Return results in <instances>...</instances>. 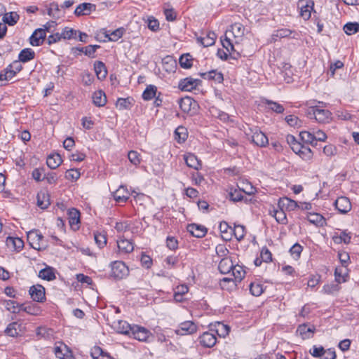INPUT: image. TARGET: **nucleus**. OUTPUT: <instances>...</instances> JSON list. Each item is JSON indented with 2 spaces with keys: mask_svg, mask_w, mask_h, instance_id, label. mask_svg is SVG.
I'll use <instances>...</instances> for the list:
<instances>
[{
  "mask_svg": "<svg viewBox=\"0 0 359 359\" xmlns=\"http://www.w3.org/2000/svg\"><path fill=\"white\" fill-rule=\"evenodd\" d=\"M124 32L125 30L123 28H118L114 31H108L106 34V37H107L109 41H116L122 37Z\"/></svg>",
  "mask_w": 359,
  "mask_h": 359,
  "instance_id": "09e8293b",
  "label": "nucleus"
},
{
  "mask_svg": "<svg viewBox=\"0 0 359 359\" xmlns=\"http://www.w3.org/2000/svg\"><path fill=\"white\" fill-rule=\"evenodd\" d=\"M95 72L99 80H103L107 75V69L104 62L96 61L94 64Z\"/></svg>",
  "mask_w": 359,
  "mask_h": 359,
  "instance_id": "a878e982",
  "label": "nucleus"
},
{
  "mask_svg": "<svg viewBox=\"0 0 359 359\" xmlns=\"http://www.w3.org/2000/svg\"><path fill=\"white\" fill-rule=\"evenodd\" d=\"M250 291L253 296L259 297L264 292L263 285L259 283H252L250 285Z\"/></svg>",
  "mask_w": 359,
  "mask_h": 359,
  "instance_id": "6e6d98bb",
  "label": "nucleus"
},
{
  "mask_svg": "<svg viewBox=\"0 0 359 359\" xmlns=\"http://www.w3.org/2000/svg\"><path fill=\"white\" fill-rule=\"evenodd\" d=\"M157 93V87L154 85H149L142 93V98L144 100H151L156 97Z\"/></svg>",
  "mask_w": 359,
  "mask_h": 359,
  "instance_id": "79ce46f5",
  "label": "nucleus"
},
{
  "mask_svg": "<svg viewBox=\"0 0 359 359\" xmlns=\"http://www.w3.org/2000/svg\"><path fill=\"white\" fill-rule=\"evenodd\" d=\"M231 34L234 38H241L245 34L244 26L239 22H235L231 26V29L227 30L226 35Z\"/></svg>",
  "mask_w": 359,
  "mask_h": 359,
  "instance_id": "393cba45",
  "label": "nucleus"
},
{
  "mask_svg": "<svg viewBox=\"0 0 359 359\" xmlns=\"http://www.w3.org/2000/svg\"><path fill=\"white\" fill-rule=\"evenodd\" d=\"M217 36L215 32H209L205 36L198 38V41L204 47L211 46L215 44Z\"/></svg>",
  "mask_w": 359,
  "mask_h": 359,
  "instance_id": "c756f323",
  "label": "nucleus"
},
{
  "mask_svg": "<svg viewBox=\"0 0 359 359\" xmlns=\"http://www.w3.org/2000/svg\"><path fill=\"white\" fill-rule=\"evenodd\" d=\"M211 331H214L220 337H225L230 331V327L222 323L217 322L212 325Z\"/></svg>",
  "mask_w": 359,
  "mask_h": 359,
  "instance_id": "4be33fe9",
  "label": "nucleus"
},
{
  "mask_svg": "<svg viewBox=\"0 0 359 359\" xmlns=\"http://www.w3.org/2000/svg\"><path fill=\"white\" fill-rule=\"evenodd\" d=\"M187 231L196 238H202L207 233V229L200 224H191L187 226Z\"/></svg>",
  "mask_w": 359,
  "mask_h": 359,
  "instance_id": "f3484780",
  "label": "nucleus"
},
{
  "mask_svg": "<svg viewBox=\"0 0 359 359\" xmlns=\"http://www.w3.org/2000/svg\"><path fill=\"white\" fill-rule=\"evenodd\" d=\"M80 221V212L75 208H72L69 212V222L72 226L76 225Z\"/></svg>",
  "mask_w": 359,
  "mask_h": 359,
  "instance_id": "5fc2aeb1",
  "label": "nucleus"
},
{
  "mask_svg": "<svg viewBox=\"0 0 359 359\" xmlns=\"http://www.w3.org/2000/svg\"><path fill=\"white\" fill-rule=\"evenodd\" d=\"M315 331V327L313 325L308 326L306 324L300 325L297 332L299 334V335L302 337V339H309L313 337V334Z\"/></svg>",
  "mask_w": 359,
  "mask_h": 359,
  "instance_id": "b1692460",
  "label": "nucleus"
},
{
  "mask_svg": "<svg viewBox=\"0 0 359 359\" xmlns=\"http://www.w3.org/2000/svg\"><path fill=\"white\" fill-rule=\"evenodd\" d=\"M54 353L60 359H72V355L67 350L66 346H56L54 348Z\"/></svg>",
  "mask_w": 359,
  "mask_h": 359,
  "instance_id": "ea45409f",
  "label": "nucleus"
},
{
  "mask_svg": "<svg viewBox=\"0 0 359 359\" xmlns=\"http://www.w3.org/2000/svg\"><path fill=\"white\" fill-rule=\"evenodd\" d=\"M233 268V262L229 257L222 259L218 265V269L222 273L226 274L231 272Z\"/></svg>",
  "mask_w": 359,
  "mask_h": 359,
  "instance_id": "2f4dec72",
  "label": "nucleus"
},
{
  "mask_svg": "<svg viewBox=\"0 0 359 359\" xmlns=\"http://www.w3.org/2000/svg\"><path fill=\"white\" fill-rule=\"evenodd\" d=\"M31 298L37 302H43L46 299L45 288L41 285H33L29 288Z\"/></svg>",
  "mask_w": 359,
  "mask_h": 359,
  "instance_id": "1a4fd4ad",
  "label": "nucleus"
},
{
  "mask_svg": "<svg viewBox=\"0 0 359 359\" xmlns=\"http://www.w3.org/2000/svg\"><path fill=\"white\" fill-rule=\"evenodd\" d=\"M232 233L238 241H241L245 235V227L243 225H235Z\"/></svg>",
  "mask_w": 359,
  "mask_h": 359,
  "instance_id": "4d7b16f0",
  "label": "nucleus"
},
{
  "mask_svg": "<svg viewBox=\"0 0 359 359\" xmlns=\"http://www.w3.org/2000/svg\"><path fill=\"white\" fill-rule=\"evenodd\" d=\"M116 107H118L119 109H129L131 105V102L130 98H119L116 102Z\"/></svg>",
  "mask_w": 359,
  "mask_h": 359,
  "instance_id": "774afa93",
  "label": "nucleus"
},
{
  "mask_svg": "<svg viewBox=\"0 0 359 359\" xmlns=\"http://www.w3.org/2000/svg\"><path fill=\"white\" fill-rule=\"evenodd\" d=\"M307 116L314 118L320 123H329L332 120V113L327 109H320L318 106H311L307 110Z\"/></svg>",
  "mask_w": 359,
  "mask_h": 359,
  "instance_id": "f257e3e1",
  "label": "nucleus"
},
{
  "mask_svg": "<svg viewBox=\"0 0 359 359\" xmlns=\"http://www.w3.org/2000/svg\"><path fill=\"white\" fill-rule=\"evenodd\" d=\"M336 209L341 214H346L351 210V203L347 197H339L334 202Z\"/></svg>",
  "mask_w": 359,
  "mask_h": 359,
  "instance_id": "f8f14e48",
  "label": "nucleus"
},
{
  "mask_svg": "<svg viewBox=\"0 0 359 359\" xmlns=\"http://www.w3.org/2000/svg\"><path fill=\"white\" fill-rule=\"evenodd\" d=\"M237 186L242 192L248 195L254 194L257 191L256 188L251 184L250 181H240Z\"/></svg>",
  "mask_w": 359,
  "mask_h": 359,
  "instance_id": "72a5a7b5",
  "label": "nucleus"
},
{
  "mask_svg": "<svg viewBox=\"0 0 359 359\" xmlns=\"http://www.w3.org/2000/svg\"><path fill=\"white\" fill-rule=\"evenodd\" d=\"M200 75L204 79L212 80L218 83H222L224 80L223 74L217 70H211L208 72L201 73Z\"/></svg>",
  "mask_w": 359,
  "mask_h": 359,
  "instance_id": "412c9836",
  "label": "nucleus"
},
{
  "mask_svg": "<svg viewBox=\"0 0 359 359\" xmlns=\"http://www.w3.org/2000/svg\"><path fill=\"white\" fill-rule=\"evenodd\" d=\"M307 219L309 222L316 224V226H322L325 223L324 217L318 213H309Z\"/></svg>",
  "mask_w": 359,
  "mask_h": 359,
  "instance_id": "37998d69",
  "label": "nucleus"
},
{
  "mask_svg": "<svg viewBox=\"0 0 359 359\" xmlns=\"http://www.w3.org/2000/svg\"><path fill=\"white\" fill-rule=\"evenodd\" d=\"M269 215L273 217L277 222L280 224H285L287 222L284 210H278L274 209L273 211L269 210Z\"/></svg>",
  "mask_w": 359,
  "mask_h": 359,
  "instance_id": "4c0bfd02",
  "label": "nucleus"
},
{
  "mask_svg": "<svg viewBox=\"0 0 359 359\" xmlns=\"http://www.w3.org/2000/svg\"><path fill=\"white\" fill-rule=\"evenodd\" d=\"M19 20V15L15 12H11L6 13L3 17V20L5 24L13 26L17 23Z\"/></svg>",
  "mask_w": 359,
  "mask_h": 359,
  "instance_id": "49530a36",
  "label": "nucleus"
},
{
  "mask_svg": "<svg viewBox=\"0 0 359 359\" xmlns=\"http://www.w3.org/2000/svg\"><path fill=\"white\" fill-rule=\"evenodd\" d=\"M348 275V269L346 266H338L335 269L334 276L335 280L339 283L346 281V277Z\"/></svg>",
  "mask_w": 359,
  "mask_h": 359,
  "instance_id": "c85d7f7f",
  "label": "nucleus"
},
{
  "mask_svg": "<svg viewBox=\"0 0 359 359\" xmlns=\"http://www.w3.org/2000/svg\"><path fill=\"white\" fill-rule=\"evenodd\" d=\"M114 329L117 332L130 336L133 330V325L124 320H118L114 325Z\"/></svg>",
  "mask_w": 359,
  "mask_h": 359,
  "instance_id": "5701e85b",
  "label": "nucleus"
},
{
  "mask_svg": "<svg viewBox=\"0 0 359 359\" xmlns=\"http://www.w3.org/2000/svg\"><path fill=\"white\" fill-rule=\"evenodd\" d=\"M344 32L348 35H352L359 31V23L358 22H348L343 28Z\"/></svg>",
  "mask_w": 359,
  "mask_h": 359,
  "instance_id": "864d4df0",
  "label": "nucleus"
},
{
  "mask_svg": "<svg viewBox=\"0 0 359 359\" xmlns=\"http://www.w3.org/2000/svg\"><path fill=\"white\" fill-rule=\"evenodd\" d=\"M27 241L32 248L35 250H41L46 247L43 242V235L36 229H33L27 233Z\"/></svg>",
  "mask_w": 359,
  "mask_h": 359,
  "instance_id": "7ed1b4c3",
  "label": "nucleus"
},
{
  "mask_svg": "<svg viewBox=\"0 0 359 359\" xmlns=\"http://www.w3.org/2000/svg\"><path fill=\"white\" fill-rule=\"evenodd\" d=\"M60 155L57 153L50 154L46 159V164L50 169L57 168L62 163Z\"/></svg>",
  "mask_w": 359,
  "mask_h": 359,
  "instance_id": "bb28decb",
  "label": "nucleus"
},
{
  "mask_svg": "<svg viewBox=\"0 0 359 359\" xmlns=\"http://www.w3.org/2000/svg\"><path fill=\"white\" fill-rule=\"evenodd\" d=\"M80 177L81 173L79 169H69L65 172L66 180H79Z\"/></svg>",
  "mask_w": 359,
  "mask_h": 359,
  "instance_id": "338daca9",
  "label": "nucleus"
},
{
  "mask_svg": "<svg viewBox=\"0 0 359 359\" xmlns=\"http://www.w3.org/2000/svg\"><path fill=\"white\" fill-rule=\"evenodd\" d=\"M60 34L62 35V39H72L76 38L77 30L66 27L62 29Z\"/></svg>",
  "mask_w": 359,
  "mask_h": 359,
  "instance_id": "bf43d9fd",
  "label": "nucleus"
},
{
  "mask_svg": "<svg viewBox=\"0 0 359 359\" xmlns=\"http://www.w3.org/2000/svg\"><path fill=\"white\" fill-rule=\"evenodd\" d=\"M175 140L179 143L184 142L188 137L187 130L184 127L179 126L175 131Z\"/></svg>",
  "mask_w": 359,
  "mask_h": 359,
  "instance_id": "a18cd8bd",
  "label": "nucleus"
},
{
  "mask_svg": "<svg viewBox=\"0 0 359 359\" xmlns=\"http://www.w3.org/2000/svg\"><path fill=\"white\" fill-rule=\"evenodd\" d=\"M117 247L118 248L119 252L128 254L133 251L134 245L133 242L130 240L120 238L117 241Z\"/></svg>",
  "mask_w": 359,
  "mask_h": 359,
  "instance_id": "a211bd4d",
  "label": "nucleus"
},
{
  "mask_svg": "<svg viewBox=\"0 0 359 359\" xmlns=\"http://www.w3.org/2000/svg\"><path fill=\"white\" fill-rule=\"evenodd\" d=\"M21 325L17 322L12 323L8 325L5 332L11 337H15L19 334L20 331Z\"/></svg>",
  "mask_w": 359,
  "mask_h": 359,
  "instance_id": "8fccbe9b",
  "label": "nucleus"
},
{
  "mask_svg": "<svg viewBox=\"0 0 359 359\" xmlns=\"http://www.w3.org/2000/svg\"><path fill=\"white\" fill-rule=\"evenodd\" d=\"M299 37V34L293 30L282 28L277 30H275L271 36L270 41L276 42L278 40L283 38H291L294 39H298Z\"/></svg>",
  "mask_w": 359,
  "mask_h": 359,
  "instance_id": "39448f33",
  "label": "nucleus"
},
{
  "mask_svg": "<svg viewBox=\"0 0 359 359\" xmlns=\"http://www.w3.org/2000/svg\"><path fill=\"white\" fill-rule=\"evenodd\" d=\"M231 271L236 281H241L245 277V271L242 266L233 264Z\"/></svg>",
  "mask_w": 359,
  "mask_h": 359,
  "instance_id": "c03bdc74",
  "label": "nucleus"
},
{
  "mask_svg": "<svg viewBox=\"0 0 359 359\" xmlns=\"http://www.w3.org/2000/svg\"><path fill=\"white\" fill-rule=\"evenodd\" d=\"M248 136H250L252 142L259 147H265L269 144L267 136L257 127L249 128V132H245Z\"/></svg>",
  "mask_w": 359,
  "mask_h": 359,
  "instance_id": "f03ea898",
  "label": "nucleus"
},
{
  "mask_svg": "<svg viewBox=\"0 0 359 359\" xmlns=\"http://www.w3.org/2000/svg\"><path fill=\"white\" fill-rule=\"evenodd\" d=\"M35 57V53L31 48L22 49L18 55L19 61L22 62H27L33 60Z\"/></svg>",
  "mask_w": 359,
  "mask_h": 359,
  "instance_id": "c9c22d12",
  "label": "nucleus"
},
{
  "mask_svg": "<svg viewBox=\"0 0 359 359\" xmlns=\"http://www.w3.org/2000/svg\"><path fill=\"white\" fill-rule=\"evenodd\" d=\"M186 164L195 170H198L201 167V161L193 154H188L184 156Z\"/></svg>",
  "mask_w": 359,
  "mask_h": 359,
  "instance_id": "f704fd0d",
  "label": "nucleus"
},
{
  "mask_svg": "<svg viewBox=\"0 0 359 359\" xmlns=\"http://www.w3.org/2000/svg\"><path fill=\"white\" fill-rule=\"evenodd\" d=\"M200 83L199 79L187 77L180 81L178 88L182 91H191L196 89Z\"/></svg>",
  "mask_w": 359,
  "mask_h": 359,
  "instance_id": "6e6552de",
  "label": "nucleus"
},
{
  "mask_svg": "<svg viewBox=\"0 0 359 359\" xmlns=\"http://www.w3.org/2000/svg\"><path fill=\"white\" fill-rule=\"evenodd\" d=\"M128 158L130 162L137 166L141 163V157L140 154L136 151H130L128 154Z\"/></svg>",
  "mask_w": 359,
  "mask_h": 359,
  "instance_id": "052dcab7",
  "label": "nucleus"
},
{
  "mask_svg": "<svg viewBox=\"0 0 359 359\" xmlns=\"http://www.w3.org/2000/svg\"><path fill=\"white\" fill-rule=\"evenodd\" d=\"M217 338L212 333L205 332L200 337V343L205 347H212L215 345Z\"/></svg>",
  "mask_w": 359,
  "mask_h": 359,
  "instance_id": "6ab92c4d",
  "label": "nucleus"
},
{
  "mask_svg": "<svg viewBox=\"0 0 359 359\" xmlns=\"http://www.w3.org/2000/svg\"><path fill=\"white\" fill-rule=\"evenodd\" d=\"M197 331L196 325L192 321H185L182 323L178 329L175 330L177 334L185 335L191 334Z\"/></svg>",
  "mask_w": 359,
  "mask_h": 359,
  "instance_id": "9d476101",
  "label": "nucleus"
},
{
  "mask_svg": "<svg viewBox=\"0 0 359 359\" xmlns=\"http://www.w3.org/2000/svg\"><path fill=\"white\" fill-rule=\"evenodd\" d=\"M93 102L97 107H103L107 102V97L102 90L95 91L93 95Z\"/></svg>",
  "mask_w": 359,
  "mask_h": 359,
  "instance_id": "473e14b6",
  "label": "nucleus"
},
{
  "mask_svg": "<svg viewBox=\"0 0 359 359\" xmlns=\"http://www.w3.org/2000/svg\"><path fill=\"white\" fill-rule=\"evenodd\" d=\"M129 273V269L123 262L115 261L111 264V276L122 279Z\"/></svg>",
  "mask_w": 359,
  "mask_h": 359,
  "instance_id": "423d86ee",
  "label": "nucleus"
},
{
  "mask_svg": "<svg viewBox=\"0 0 359 359\" xmlns=\"http://www.w3.org/2000/svg\"><path fill=\"white\" fill-rule=\"evenodd\" d=\"M266 103L270 107V109L272 111L277 114H281L284 111L283 106L278 102L271 100H266Z\"/></svg>",
  "mask_w": 359,
  "mask_h": 359,
  "instance_id": "0e129e2a",
  "label": "nucleus"
},
{
  "mask_svg": "<svg viewBox=\"0 0 359 359\" xmlns=\"http://www.w3.org/2000/svg\"><path fill=\"white\" fill-rule=\"evenodd\" d=\"M39 276L42 279L53 280L55 278V275L50 268H46L39 271Z\"/></svg>",
  "mask_w": 359,
  "mask_h": 359,
  "instance_id": "13d9d810",
  "label": "nucleus"
},
{
  "mask_svg": "<svg viewBox=\"0 0 359 359\" xmlns=\"http://www.w3.org/2000/svg\"><path fill=\"white\" fill-rule=\"evenodd\" d=\"M150 335V332L146 328L136 325H133L130 336H133L134 339L138 341H145Z\"/></svg>",
  "mask_w": 359,
  "mask_h": 359,
  "instance_id": "0eeeda50",
  "label": "nucleus"
},
{
  "mask_svg": "<svg viewBox=\"0 0 359 359\" xmlns=\"http://www.w3.org/2000/svg\"><path fill=\"white\" fill-rule=\"evenodd\" d=\"M286 122L292 127H300L302 124L301 120L294 115H288L285 117Z\"/></svg>",
  "mask_w": 359,
  "mask_h": 359,
  "instance_id": "e2e57ef3",
  "label": "nucleus"
},
{
  "mask_svg": "<svg viewBox=\"0 0 359 359\" xmlns=\"http://www.w3.org/2000/svg\"><path fill=\"white\" fill-rule=\"evenodd\" d=\"M46 36V34L45 33V29L41 28L36 29L29 39L31 45L34 46H39L43 44Z\"/></svg>",
  "mask_w": 359,
  "mask_h": 359,
  "instance_id": "ddd939ff",
  "label": "nucleus"
},
{
  "mask_svg": "<svg viewBox=\"0 0 359 359\" xmlns=\"http://www.w3.org/2000/svg\"><path fill=\"white\" fill-rule=\"evenodd\" d=\"M193 58L189 53L184 54L180 56L179 62L180 66L184 69H189L192 67Z\"/></svg>",
  "mask_w": 359,
  "mask_h": 359,
  "instance_id": "3c124183",
  "label": "nucleus"
},
{
  "mask_svg": "<svg viewBox=\"0 0 359 359\" xmlns=\"http://www.w3.org/2000/svg\"><path fill=\"white\" fill-rule=\"evenodd\" d=\"M299 136L301 137V140L306 142V143H309V144H311V145H313L314 144V142H313V132H310V131H302L300 133H299Z\"/></svg>",
  "mask_w": 359,
  "mask_h": 359,
  "instance_id": "680f3d73",
  "label": "nucleus"
},
{
  "mask_svg": "<svg viewBox=\"0 0 359 359\" xmlns=\"http://www.w3.org/2000/svg\"><path fill=\"white\" fill-rule=\"evenodd\" d=\"M219 228L222 238L226 241H230L231 239L232 229L229 226L227 222H220Z\"/></svg>",
  "mask_w": 359,
  "mask_h": 359,
  "instance_id": "e433bc0d",
  "label": "nucleus"
},
{
  "mask_svg": "<svg viewBox=\"0 0 359 359\" xmlns=\"http://www.w3.org/2000/svg\"><path fill=\"white\" fill-rule=\"evenodd\" d=\"M112 194L115 201L118 203H125L130 196L129 191L123 185H120Z\"/></svg>",
  "mask_w": 359,
  "mask_h": 359,
  "instance_id": "4468645a",
  "label": "nucleus"
},
{
  "mask_svg": "<svg viewBox=\"0 0 359 359\" xmlns=\"http://www.w3.org/2000/svg\"><path fill=\"white\" fill-rule=\"evenodd\" d=\"M221 41L223 47L226 50L227 53H229V55L231 58L236 59L238 57H239V53L235 50L234 45L226 35L225 39H222Z\"/></svg>",
  "mask_w": 359,
  "mask_h": 359,
  "instance_id": "aec40b11",
  "label": "nucleus"
},
{
  "mask_svg": "<svg viewBox=\"0 0 359 359\" xmlns=\"http://www.w3.org/2000/svg\"><path fill=\"white\" fill-rule=\"evenodd\" d=\"M48 15L55 18H60V9L57 3L52 2L49 4L48 8Z\"/></svg>",
  "mask_w": 359,
  "mask_h": 359,
  "instance_id": "603ef678",
  "label": "nucleus"
},
{
  "mask_svg": "<svg viewBox=\"0 0 359 359\" xmlns=\"http://www.w3.org/2000/svg\"><path fill=\"white\" fill-rule=\"evenodd\" d=\"M299 156L304 160H310L312 158L313 152L308 146L304 144Z\"/></svg>",
  "mask_w": 359,
  "mask_h": 359,
  "instance_id": "69168bd1",
  "label": "nucleus"
},
{
  "mask_svg": "<svg viewBox=\"0 0 359 359\" xmlns=\"http://www.w3.org/2000/svg\"><path fill=\"white\" fill-rule=\"evenodd\" d=\"M297 7L299 9L300 16L304 20H309L311 17V12L316 11L313 0H299Z\"/></svg>",
  "mask_w": 359,
  "mask_h": 359,
  "instance_id": "20e7f679",
  "label": "nucleus"
},
{
  "mask_svg": "<svg viewBox=\"0 0 359 359\" xmlns=\"http://www.w3.org/2000/svg\"><path fill=\"white\" fill-rule=\"evenodd\" d=\"M17 73H15L10 67H7L4 71L0 73V82L9 81L13 79ZM1 86H4V83H0Z\"/></svg>",
  "mask_w": 359,
  "mask_h": 359,
  "instance_id": "a19ab883",
  "label": "nucleus"
},
{
  "mask_svg": "<svg viewBox=\"0 0 359 359\" xmlns=\"http://www.w3.org/2000/svg\"><path fill=\"white\" fill-rule=\"evenodd\" d=\"M99 45H89L85 47H73L72 48V53L75 55H78L81 53H83L86 55L93 58L95 57V53L97 48H100Z\"/></svg>",
  "mask_w": 359,
  "mask_h": 359,
  "instance_id": "9b49d317",
  "label": "nucleus"
},
{
  "mask_svg": "<svg viewBox=\"0 0 359 359\" xmlns=\"http://www.w3.org/2000/svg\"><path fill=\"white\" fill-rule=\"evenodd\" d=\"M163 13L167 21L173 22L177 18V13L175 9L168 4H165L163 6Z\"/></svg>",
  "mask_w": 359,
  "mask_h": 359,
  "instance_id": "58836bf2",
  "label": "nucleus"
},
{
  "mask_svg": "<svg viewBox=\"0 0 359 359\" xmlns=\"http://www.w3.org/2000/svg\"><path fill=\"white\" fill-rule=\"evenodd\" d=\"M96 6L90 3H83L79 4L74 11L76 16L89 15L93 11H95Z\"/></svg>",
  "mask_w": 359,
  "mask_h": 359,
  "instance_id": "dca6fc26",
  "label": "nucleus"
},
{
  "mask_svg": "<svg viewBox=\"0 0 359 359\" xmlns=\"http://www.w3.org/2000/svg\"><path fill=\"white\" fill-rule=\"evenodd\" d=\"M180 108L184 112H189L191 111L192 104H196V102L190 97H185L181 98L178 101Z\"/></svg>",
  "mask_w": 359,
  "mask_h": 359,
  "instance_id": "7c9ffc66",
  "label": "nucleus"
},
{
  "mask_svg": "<svg viewBox=\"0 0 359 359\" xmlns=\"http://www.w3.org/2000/svg\"><path fill=\"white\" fill-rule=\"evenodd\" d=\"M6 244L8 247H12L15 250H21L24 245V243L20 238L11 237H8L7 238Z\"/></svg>",
  "mask_w": 359,
  "mask_h": 359,
  "instance_id": "de8ad7c7",
  "label": "nucleus"
},
{
  "mask_svg": "<svg viewBox=\"0 0 359 359\" xmlns=\"http://www.w3.org/2000/svg\"><path fill=\"white\" fill-rule=\"evenodd\" d=\"M280 209L287 211H293L299 207V204L294 200L287 197H283L278 200V203Z\"/></svg>",
  "mask_w": 359,
  "mask_h": 359,
  "instance_id": "2eb2a0df",
  "label": "nucleus"
},
{
  "mask_svg": "<svg viewBox=\"0 0 359 359\" xmlns=\"http://www.w3.org/2000/svg\"><path fill=\"white\" fill-rule=\"evenodd\" d=\"M37 205L41 209L47 208L50 205L49 196L46 191H41L37 194Z\"/></svg>",
  "mask_w": 359,
  "mask_h": 359,
  "instance_id": "cd10ccee",
  "label": "nucleus"
}]
</instances>
